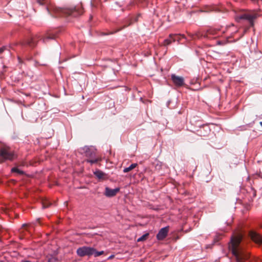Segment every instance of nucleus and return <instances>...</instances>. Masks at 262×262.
I'll return each mask as SVG.
<instances>
[{"label": "nucleus", "mask_w": 262, "mask_h": 262, "mask_svg": "<svg viewBox=\"0 0 262 262\" xmlns=\"http://www.w3.org/2000/svg\"><path fill=\"white\" fill-rule=\"evenodd\" d=\"M242 236L237 234L231 236L228 247L232 254L235 256L236 262H244L248 258V253L246 252L240 245Z\"/></svg>", "instance_id": "f257e3e1"}, {"label": "nucleus", "mask_w": 262, "mask_h": 262, "mask_svg": "<svg viewBox=\"0 0 262 262\" xmlns=\"http://www.w3.org/2000/svg\"><path fill=\"white\" fill-rule=\"evenodd\" d=\"M225 33V30L222 28H210L208 29L204 33H201L200 32L192 35L193 39L199 38L201 37L207 38L208 39L215 38L222 36Z\"/></svg>", "instance_id": "f03ea898"}, {"label": "nucleus", "mask_w": 262, "mask_h": 262, "mask_svg": "<svg viewBox=\"0 0 262 262\" xmlns=\"http://www.w3.org/2000/svg\"><path fill=\"white\" fill-rule=\"evenodd\" d=\"M14 156L13 152L9 147H3L0 149V163L6 160H12Z\"/></svg>", "instance_id": "7ed1b4c3"}, {"label": "nucleus", "mask_w": 262, "mask_h": 262, "mask_svg": "<svg viewBox=\"0 0 262 262\" xmlns=\"http://www.w3.org/2000/svg\"><path fill=\"white\" fill-rule=\"evenodd\" d=\"M95 251V248L87 247V246H83L80 247L77 249V254L78 256L80 257H83L84 256H90L93 255V252Z\"/></svg>", "instance_id": "20e7f679"}, {"label": "nucleus", "mask_w": 262, "mask_h": 262, "mask_svg": "<svg viewBox=\"0 0 262 262\" xmlns=\"http://www.w3.org/2000/svg\"><path fill=\"white\" fill-rule=\"evenodd\" d=\"M256 18V16L249 13H244L239 16L235 17L236 21H239L241 19H245L249 21L251 26L254 25L253 20Z\"/></svg>", "instance_id": "39448f33"}, {"label": "nucleus", "mask_w": 262, "mask_h": 262, "mask_svg": "<svg viewBox=\"0 0 262 262\" xmlns=\"http://www.w3.org/2000/svg\"><path fill=\"white\" fill-rule=\"evenodd\" d=\"M171 78L176 86L180 87L184 84V79L183 77L177 76L175 74H172Z\"/></svg>", "instance_id": "423d86ee"}, {"label": "nucleus", "mask_w": 262, "mask_h": 262, "mask_svg": "<svg viewBox=\"0 0 262 262\" xmlns=\"http://www.w3.org/2000/svg\"><path fill=\"white\" fill-rule=\"evenodd\" d=\"M84 151L85 156L88 158H93L95 157V149H93L92 147L85 146L82 148Z\"/></svg>", "instance_id": "0eeeda50"}, {"label": "nucleus", "mask_w": 262, "mask_h": 262, "mask_svg": "<svg viewBox=\"0 0 262 262\" xmlns=\"http://www.w3.org/2000/svg\"><path fill=\"white\" fill-rule=\"evenodd\" d=\"M168 226L162 228L157 234V238L158 240H162L167 235L168 232Z\"/></svg>", "instance_id": "6e6552de"}, {"label": "nucleus", "mask_w": 262, "mask_h": 262, "mask_svg": "<svg viewBox=\"0 0 262 262\" xmlns=\"http://www.w3.org/2000/svg\"><path fill=\"white\" fill-rule=\"evenodd\" d=\"M119 188H116L115 189H111L108 187H106L105 189L104 194L107 197H112L115 196L117 192L119 191Z\"/></svg>", "instance_id": "1a4fd4ad"}, {"label": "nucleus", "mask_w": 262, "mask_h": 262, "mask_svg": "<svg viewBox=\"0 0 262 262\" xmlns=\"http://www.w3.org/2000/svg\"><path fill=\"white\" fill-rule=\"evenodd\" d=\"M251 239L257 244L262 243V236L255 232L251 231L250 233Z\"/></svg>", "instance_id": "9d476101"}, {"label": "nucleus", "mask_w": 262, "mask_h": 262, "mask_svg": "<svg viewBox=\"0 0 262 262\" xmlns=\"http://www.w3.org/2000/svg\"><path fill=\"white\" fill-rule=\"evenodd\" d=\"M56 38V35L53 33H47L43 38H42V41L43 42H47L49 40L53 39Z\"/></svg>", "instance_id": "9b49d317"}, {"label": "nucleus", "mask_w": 262, "mask_h": 262, "mask_svg": "<svg viewBox=\"0 0 262 262\" xmlns=\"http://www.w3.org/2000/svg\"><path fill=\"white\" fill-rule=\"evenodd\" d=\"M169 37L172 39L173 42L176 41H180L181 38H184L183 35H178V34H170Z\"/></svg>", "instance_id": "f8f14e48"}, {"label": "nucleus", "mask_w": 262, "mask_h": 262, "mask_svg": "<svg viewBox=\"0 0 262 262\" xmlns=\"http://www.w3.org/2000/svg\"><path fill=\"white\" fill-rule=\"evenodd\" d=\"M38 38V36L32 37L26 43L28 44L31 47H34L36 46L37 42V39Z\"/></svg>", "instance_id": "ddd939ff"}, {"label": "nucleus", "mask_w": 262, "mask_h": 262, "mask_svg": "<svg viewBox=\"0 0 262 262\" xmlns=\"http://www.w3.org/2000/svg\"><path fill=\"white\" fill-rule=\"evenodd\" d=\"M94 174L98 179H103L105 174L101 170H97L94 172Z\"/></svg>", "instance_id": "4468645a"}, {"label": "nucleus", "mask_w": 262, "mask_h": 262, "mask_svg": "<svg viewBox=\"0 0 262 262\" xmlns=\"http://www.w3.org/2000/svg\"><path fill=\"white\" fill-rule=\"evenodd\" d=\"M137 165L138 164L137 163H133L129 167L124 168L123 172L125 173L128 172L136 168Z\"/></svg>", "instance_id": "2eb2a0df"}, {"label": "nucleus", "mask_w": 262, "mask_h": 262, "mask_svg": "<svg viewBox=\"0 0 262 262\" xmlns=\"http://www.w3.org/2000/svg\"><path fill=\"white\" fill-rule=\"evenodd\" d=\"M99 161V159L94 157L93 158H90L89 159H87L86 161L88 163H90L91 164L96 163L97 162Z\"/></svg>", "instance_id": "dca6fc26"}, {"label": "nucleus", "mask_w": 262, "mask_h": 262, "mask_svg": "<svg viewBox=\"0 0 262 262\" xmlns=\"http://www.w3.org/2000/svg\"><path fill=\"white\" fill-rule=\"evenodd\" d=\"M11 171L12 172H15V173H17L18 174L21 175V174H24V172L23 170H21L20 169H18L17 167L12 168L11 169Z\"/></svg>", "instance_id": "f3484780"}, {"label": "nucleus", "mask_w": 262, "mask_h": 262, "mask_svg": "<svg viewBox=\"0 0 262 262\" xmlns=\"http://www.w3.org/2000/svg\"><path fill=\"white\" fill-rule=\"evenodd\" d=\"M148 235H149L148 233L144 234V235H142L141 237H140L137 239V242H141V241H145L147 238V237L148 236Z\"/></svg>", "instance_id": "a211bd4d"}, {"label": "nucleus", "mask_w": 262, "mask_h": 262, "mask_svg": "<svg viewBox=\"0 0 262 262\" xmlns=\"http://www.w3.org/2000/svg\"><path fill=\"white\" fill-rule=\"evenodd\" d=\"M172 42H173L172 39L169 37L168 38H167V39L164 40V42H163V45L164 46L169 45Z\"/></svg>", "instance_id": "6ab92c4d"}, {"label": "nucleus", "mask_w": 262, "mask_h": 262, "mask_svg": "<svg viewBox=\"0 0 262 262\" xmlns=\"http://www.w3.org/2000/svg\"><path fill=\"white\" fill-rule=\"evenodd\" d=\"M103 253H104V251H97L95 249V251L93 252V255H94L95 257H98V256L103 254Z\"/></svg>", "instance_id": "aec40b11"}, {"label": "nucleus", "mask_w": 262, "mask_h": 262, "mask_svg": "<svg viewBox=\"0 0 262 262\" xmlns=\"http://www.w3.org/2000/svg\"><path fill=\"white\" fill-rule=\"evenodd\" d=\"M8 50V48L7 46H3L0 48V54L4 52V51Z\"/></svg>", "instance_id": "412c9836"}, {"label": "nucleus", "mask_w": 262, "mask_h": 262, "mask_svg": "<svg viewBox=\"0 0 262 262\" xmlns=\"http://www.w3.org/2000/svg\"><path fill=\"white\" fill-rule=\"evenodd\" d=\"M50 205V204L48 203L47 202H45L42 203V208H48Z\"/></svg>", "instance_id": "4be33fe9"}, {"label": "nucleus", "mask_w": 262, "mask_h": 262, "mask_svg": "<svg viewBox=\"0 0 262 262\" xmlns=\"http://www.w3.org/2000/svg\"><path fill=\"white\" fill-rule=\"evenodd\" d=\"M38 3L40 5H44L46 3V1L45 0H38L37 1Z\"/></svg>", "instance_id": "5701e85b"}, {"label": "nucleus", "mask_w": 262, "mask_h": 262, "mask_svg": "<svg viewBox=\"0 0 262 262\" xmlns=\"http://www.w3.org/2000/svg\"><path fill=\"white\" fill-rule=\"evenodd\" d=\"M114 257V255H111L110 256H109V257H108V259H112V258H113Z\"/></svg>", "instance_id": "b1692460"}, {"label": "nucleus", "mask_w": 262, "mask_h": 262, "mask_svg": "<svg viewBox=\"0 0 262 262\" xmlns=\"http://www.w3.org/2000/svg\"><path fill=\"white\" fill-rule=\"evenodd\" d=\"M217 45H222L223 43H222V42L221 41H217Z\"/></svg>", "instance_id": "393cba45"}, {"label": "nucleus", "mask_w": 262, "mask_h": 262, "mask_svg": "<svg viewBox=\"0 0 262 262\" xmlns=\"http://www.w3.org/2000/svg\"><path fill=\"white\" fill-rule=\"evenodd\" d=\"M62 11H63V10H61V9H59L58 10V11H59V12Z\"/></svg>", "instance_id": "a878e982"}, {"label": "nucleus", "mask_w": 262, "mask_h": 262, "mask_svg": "<svg viewBox=\"0 0 262 262\" xmlns=\"http://www.w3.org/2000/svg\"><path fill=\"white\" fill-rule=\"evenodd\" d=\"M24 262H31V261H28V260H26V261H24Z\"/></svg>", "instance_id": "bb28decb"}, {"label": "nucleus", "mask_w": 262, "mask_h": 262, "mask_svg": "<svg viewBox=\"0 0 262 262\" xmlns=\"http://www.w3.org/2000/svg\"><path fill=\"white\" fill-rule=\"evenodd\" d=\"M260 125H261V127H262V122H260Z\"/></svg>", "instance_id": "cd10ccee"}, {"label": "nucleus", "mask_w": 262, "mask_h": 262, "mask_svg": "<svg viewBox=\"0 0 262 262\" xmlns=\"http://www.w3.org/2000/svg\"><path fill=\"white\" fill-rule=\"evenodd\" d=\"M120 30H121V29H120L117 30L116 32H118V31H120Z\"/></svg>", "instance_id": "c85d7f7f"}, {"label": "nucleus", "mask_w": 262, "mask_h": 262, "mask_svg": "<svg viewBox=\"0 0 262 262\" xmlns=\"http://www.w3.org/2000/svg\"><path fill=\"white\" fill-rule=\"evenodd\" d=\"M125 26H123V27H122V28H121L120 29L121 30V29H123V28H125Z\"/></svg>", "instance_id": "c756f323"}, {"label": "nucleus", "mask_w": 262, "mask_h": 262, "mask_svg": "<svg viewBox=\"0 0 262 262\" xmlns=\"http://www.w3.org/2000/svg\"><path fill=\"white\" fill-rule=\"evenodd\" d=\"M125 26H123V27H122V28H121L120 29L121 30V29H123V28H125Z\"/></svg>", "instance_id": "7c9ffc66"}, {"label": "nucleus", "mask_w": 262, "mask_h": 262, "mask_svg": "<svg viewBox=\"0 0 262 262\" xmlns=\"http://www.w3.org/2000/svg\"><path fill=\"white\" fill-rule=\"evenodd\" d=\"M81 13H82V12H80V13H79V15H80Z\"/></svg>", "instance_id": "2f4dec72"}, {"label": "nucleus", "mask_w": 262, "mask_h": 262, "mask_svg": "<svg viewBox=\"0 0 262 262\" xmlns=\"http://www.w3.org/2000/svg\"><path fill=\"white\" fill-rule=\"evenodd\" d=\"M47 9L48 11H49V9H48V7H47Z\"/></svg>", "instance_id": "473e14b6"}]
</instances>
